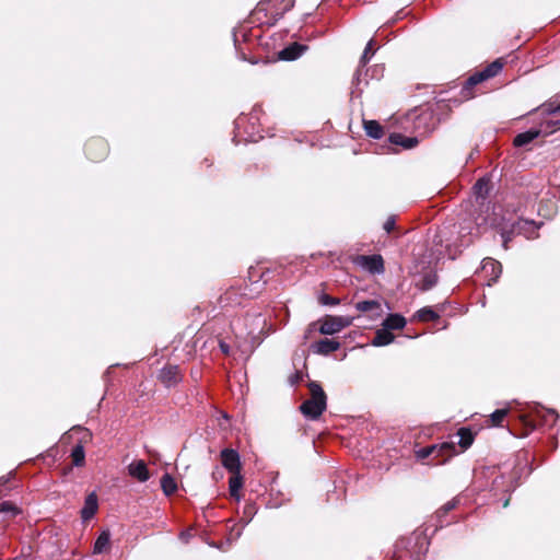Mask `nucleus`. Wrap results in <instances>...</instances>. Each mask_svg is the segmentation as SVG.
Here are the masks:
<instances>
[{
  "label": "nucleus",
  "mask_w": 560,
  "mask_h": 560,
  "mask_svg": "<svg viewBox=\"0 0 560 560\" xmlns=\"http://www.w3.org/2000/svg\"><path fill=\"white\" fill-rule=\"evenodd\" d=\"M340 348V343L332 339H322L316 343L312 345L313 352L327 355Z\"/></svg>",
  "instance_id": "nucleus-12"
},
{
  "label": "nucleus",
  "mask_w": 560,
  "mask_h": 560,
  "mask_svg": "<svg viewBox=\"0 0 560 560\" xmlns=\"http://www.w3.org/2000/svg\"><path fill=\"white\" fill-rule=\"evenodd\" d=\"M416 317L421 322H430L435 320L439 315L431 307H423L417 312Z\"/></svg>",
  "instance_id": "nucleus-28"
},
{
  "label": "nucleus",
  "mask_w": 560,
  "mask_h": 560,
  "mask_svg": "<svg viewBox=\"0 0 560 560\" xmlns=\"http://www.w3.org/2000/svg\"><path fill=\"white\" fill-rule=\"evenodd\" d=\"M110 534L107 530L101 533L94 544V553H102L109 547Z\"/></svg>",
  "instance_id": "nucleus-25"
},
{
  "label": "nucleus",
  "mask_w": 560,
  "mask_h": 560,
  "mask_svg": "<svg viewBox=\"0 0 560 560\" xmlns=\"http://www.w3.org/2000/svg\"><path fill=\"white\" fill-rule=\"evenodd\" d=\"M352 262L362 268L363 270L369 271L373 275H381L384 272V259L381 255H357L352 258Z\"/></svg>",
  "instance_id": "nucleus-6"
},
{
  "label": "nucleus",
  "mask_w": 560,
  "mask_h": 560,
  "mask_svg": "<svg viewBox=\"0 0 560 560\" xmlns=\"http://www.w3.org/2000/svg\"><path fill=\"white\" fill-rule=\"evenodd\" d=\"M538 226L533 221L528 220H517L513 222L510 226V229H506L505 226L501 229V236L503 241V246L506 249L508 243L511 241L512 235H524L526 238H533L536 236V230Z\"/></svg>",
  "instance_id": "nucleus-3"
},
{
  "label": "nucleus",
  "mask_w": 560,
  "mask_h": 560,
  "mask_svg": "<svg viewBox=\"0 0 560 560\" xmlns=\"http://www.w3.org/2000/svg\"><path fill=\"white\" fill-rule=\"evenodd\" d=\"M394 335L383 326V328L378 329L375 332V337L372 340V345L375 347H383L392 343L394 341Z\"/></svg>",
  "instance_id": "nucleus-17"
},
{
  "label": "nucleus",
  "mask_w": 560,
  "mask_h": 560,
  "mask_svg": "<svg viewBox=\"0 0 560 560\" xmlns=\"http://www.w3.org/2000/svg\"><path fill=\"white\" fill-rule=\"evenodd\" d=\"M306 47L298 43L291 44L279 52V58L282 60H294L302 56Z\"/></svg>",
  "instance_id": "nucleus-16"
},
{
  "label": "nucleus",
  "mask_w": 560,
  "mask_h": 560,
  "mask_svg": "<svg viewBox=\"0 0 560 560\" xmlns=\"http://www.w3.org/2000/svg\"><path fill=\"white\" fill-rule=\"evenodd\" d=\"M98 508L97 497L94 492L90 493L84 501V506L81 510V517L88 521L94 516Z\"/></svg>",
  "instance_id": "nucleus-14"
},
{
  "label": "nucleus",
  "mask_w": 560,
  "mask_h": 560,
  "mask_svg": "<svg viewBox=\"0 0 560 560\" xmlns=\"http://www.w3.org/2000/svg\"><path fill=\"white\" fill-rule=\"evenodd\" d=\"M355 308L362 313H371L370 317L372 319L380 317L383 313L381 303L375 300L358 302Z\"/></svg>",
  "instance_id": "nucleus-11"
},
{
  "label": "nucleus",
  "mask_w": 560,
  "mask_h": 560,
  "mask_svg": "<svg viewBox=\"0 0 560 560\" xmlns=\"http://www.w3.org/2000/svg\"><path fill=\"white\" fill-rule=\"evenodd\" d=\"M127 468L129 476L137 479L139 482H145L150 478L147 464L142 459L131 462Z\"/></svg>",
  "instance_id": "nucleus-9"
},
{
  "label": "nucleus",
  "mask_w": 560,
  "mask_h": 560,
  "mask_svg": "<svg viewBox=\"0 0 560 560\" xmlns=\"http://www.w3.org/2000/svg\"><path fill=\"white\" fill-rule=\"evenodd\" d=\"M549 413H550L551 416H555L556 418L558 417V415L556 413V411H555V410H549Z\"/></svg>",
  "instance_id": "nucleus-39"
},
{
  "label": "nucleus",
  "mask_w": 560,
  "mask_h": 560,
  "mask_svg": "<svg viewBox=\"0 0 560 560\" xmlns=\"http://www.w3.org/2000/svg\"><path fill=\"white\" fill-rule=\"evenodd\" d=\"M389 140L393 144L401 145L405 149H412L418 144L416 137H406L401 133L390 135Z\"/></svg>",
  "instance_id": "nucleus-19"
},
{
  "label": "nucleus",
  "mask_w": 560,
  "mask_h": 560,
  "mask_svg": "<svg viewBox=\"0 0 560 560\" xmlns=\"http://www.w3.org/2000/svg\"><path fill=\"white\" fill-rule=\"evenodd\" d=\"M481 269L486 276H491L489 285H491V282H495L502 272L501 264L492 258L483 259Z\"/></svg>",
  "instance_id": "nucleus-10"
},
{
  "label": "nucleus",
  "mask_w": 560,
  "mask_h": 560,
  "mask_svg": "<svg viewBox=\"0 0 560 560\" xmlns=\"http://www.w3.org/2000/svg\"><path fill=\"white\" fill-rule=\"evenodd\" d=\"M502 67H503V63H502L501 59H498V60L493 61L492 63H490L489 66H487L483 70L469 77L468 80L466 81V85L463 90L464 95L467 97L470 96L469 93H465L468 89L477 85L478 83H480L485 80L493 78L501 71Z\"/></svg>",
  "instance_id": "nucleus-5"
},
{
  "label": "nucleus",
  "mask_w": 560,
  "mask_h": 560,
  "mask_svg": "<svg viewBox=\"0 0 560 560\" xmlns=\"http://www.w3.org/2000/svg\"><path fill=\"white\" fill-rule=\"evenodd\" d=\"M308 388L311 397L300 406V410L305 417L315 420L325 411L327 397L322 386L316 382H311Z\"/></svg>",
  "instance_id": "nucleus-1"
},
{
  "label": "nucleus",
  "mask_w": 560,
  "mask_h": 560,
  "mask_svg": "<svg viewBox=\"0 0 560 560\" xmlns=\"http://www.w3.org/2000/svg\"><path fill=\"white\" fill-rule=\"evenodd\" d=\"M458 435L460 438L458 444L463 450L468 448L472 444L474 438L469 430L462 428L458 431Z\"/></svg>",
  "instance_id": "nucleus-26"
},
{
  "label": "nucleus",
  "mask_w": 560,
  "mask_h": 560,
  "mask_svg": "<svg viewBox=\"0 0 560 560\" xmlns=\"http://www.w3.org/2000/svg\"><path fill=\"white\" fill-rule=\"evenodd\" d=\"M318 301L322 305H338L339 304V300L336 299V298H331L329 296L328 294H322L319 298H318Z\"/></svg>",
  "instance_id": "nucleus-32"
},
{
  "label": "nucleus",
  "mask_w": 560,
  "mask_h": 560,
  "mask_svg": "<svg viewBox=\"0 0 560 560\" xmlns=\"http://www.w3.org/2000/svg\"><path fill=\"white\" fill-rule=\"evenodd\" d=\"M383 326L388 330L402 329L406 326V319L399 314H389L383 322Z\"/></svg>",
  "instance_id": "nucleus-20"
},
{
  "label": "nucleus",
  "mask_w": 560,
  "mask_h": 560,
  "mask_svg": "<svg viewBox=\"0 0 560 560\" xmlns=\"http://www.w3.org/2000/svg\"><path fill=\"white\" fill-rule=\"evenodd\" d=\"M549 124L555 126V127H557V128H560V120L550 121Z\"/></svg>",
  "instance_id": "nucleus-38"
},
{
  "label": "nucleus",
  "mask_w": 560,
  "mask_h": 560,
  "mask_svg": "<svg viewBox=\"0 0 560 560\" xmlns=\"http://www.w3.org/2000/svg\"><path fill=\"white\" fill-rule=\"evenodd\" d=\"M21 513V510L12 502L4 501L0 504V516L2 520H10Z\"/></svg>",
  "instance_id": "nucleus-21"
},
{
  "label": "nucleus",
  "mask_w": 560,
  "mask_h": 560,
  "mask_svg": "<svg viewBox=\"0 0 560 560\" xmlns=\"http://www.w3.org/2000/svg\"><path fill=\"white\" fill-rule=\"evenodd\" d=\"M293 5L294 0H265L256 5L254 14L259 15L264 13L266 16L270 15L273 21H277L282 18L285 12L290 11Z\"/></svg>",
  "instance_id": "nucleus-2"
},
{
  "label": "nucleus",
  "mask_w": 560,
  "mask_h": 560,
  "mask_svg": "<svg viewBox=\"0 0 560 560\" xmlns=\"http://www.w3.org/2000/svg\"><path fill=\"white\" fill-rule=\"evenodd\" d=\"M546 110H547L548 114L560 113V105L557 106V107H548Z\"/></svg>",
  "instance_id": "nucleus-37"
},
{
  "label": "nucleus",
  "mask_w": 560,
  "mask_h": 560,
  "mask_svg": "<svg viewBox=\"0 0 560 560\" xmlns=\"http://www.w3.org/2000/svg\"><path fill=\"white\" fill-rule=\"evenodd\" d=\"M394 226H395V220H394V218H388V219L386 220V222L384 223V230H385L386 232H388V233H389L390 231H393Z\"/></svg>",
  "instance_id": "nucleus-35"
},
{
  "label": "nucleus",
  "mask_w": 560,
  "mask_h": 560,
  "mask_svg": "<svg viewBox=\"0 0 560 560\" xmlns=\"http://www.w3.org/2000/svg\"><path fill=\"white\" fill-rule=\"evenodd\" d=\"M160 380L167 387L176 384L179 381L178 368L175 365H168L161 370Z\"/></svg>",
  "instance_id": "nucleus-15"
},
{
  "label": "nucleus",
  "mask_w": 560,
  "mask_h": 560,
  "mask_svg": "<svg viewBox=\"0 0 560 560\" xmlns=\"http://www.w3.org/2000/svg\"><path fill=\"white\" fill-rule=\"evenodd\" d=\"M352 318L348 316L326 315L320 320L319 332L323 335H334L352 324Z\"/></svg>",
  "instance_id": "nucleus-7"
},
{
  "label": "nucleus",
  "mask_w": 560,
  "mask_h": 560,
  "mask_svg": "<svg viewBox=\"0 0 560 560\" xmlns=\"http://www.w3.org/2000/svg\"><path fill=\"white\" fill-rule=\"evenodd\" d=\"M161 488L165 495H172L177 490V483L171 475L165 474L161 478Z\"/></svg>",
  "instance_id": "nucleus-24"
},
{
  "label": "nucleus",
  "mask_w": 560,
  "mask_h": 560,
  "mask_svg": "<svg viewBox=\"0 0 560 560\" xmlns=\"http://www.w3.org/2000/svg\"><path fill=\"white\" fill-rule=\"evenodd\" d=\"M243 486V478L240 472H234L229 480L230 493L236 500H240V489Z\"/></svg>",
  "instance_id": "nucleus-22"
},
{
  "label": "nucleus",
  "mask_w": 560,
  "mask_h": 560,
  "mask_svg": "<svg viewBox=\"0 0 560 560\" xmlns=\"http://www.w3.org/2000/svg\"><path fill=\"white\" fill-rule=\"evenodd\" d=\"M71 457L73 465L82 466L84 464L85 452L81 444H78L77 446L73 447Z\"/></svg>",
  "instance_id": "nucleus-27"
},
{
  "label": "nucleus",
  "mask_w": 560,
  "mask_h": 560,
  "mask_svg": "<svg viewBox=\"0 0 560 560\" xmlns=\"http://www.w3.org/2000/svg\"><path fill=\"white\" fill-rule=\"evenodd\" d=\"M456 504H457V501L455 499L452 501H448L447 503H445L443 505V508L440 510V512L443 514H446L451 510L455 509Z\"/></svg>",
  "instance_id": "nucleus-34"
},
{
  "label": "nucleus",
  "mask_w": 560,
  "mask_h": 560,
  "mask_svg": "<svg viewBox=\"0 0 560 560\" xmlns=\"http://www.w3.org/2000/svg\"><path fill=\"white\" fill-rule=\"evenodd\" d=\"M364 129L366 131V135L374 139L382 138L384 133L382 126L375 120H365Z\"/></svg>",
  "instance_id": "nucleus-23"
},
{
  "label": "nucleus",
  "mask_w": 560,
  "mask_h": 560,
  "mask_svg": "<svg viewBox=\"0 0 560 560\" xmlns=\"http://www.w3.org/2000/svg\"><path fill=\"white\" fill-rule=\"evenodd\" d=\"M456 453V443L455 442H444L439 445H432L429 447L421 448L417 452L418 458L424 459L431 455L435 457L443 456L442 460H438L433 463V465L444 464L447 458L453 456Z\"/></svg>",
  "instance_id": "nucleus-4"
},
{
  "label": "nucleus",
  "mask_w": 560,
  "mask_h": 560,
  "mask_svg": "<svg viewBox=\"0 0 560 560\" xmlns=\"http://www.w3.org/2000/svg\"><path fill=\"white\" fill-rule=\"evenodd\" d=\"M540 133H541V131L538 129L527 130L525 132L518 133L514 138L513 143L515 147H524V145L530 143L532 141H534L536 138H538L540 136Z\"/></svg>",
  "instance_id": "nucleus-18"
},
{
  "label": "nucleus",
  "mask_w": 560,
  "mask_h": 560,
  "mask_svg": "<svg viewBox=\"0 0 560 560\" xmlns=\"http://www.w3.org/2000/svg\"><path fill=\"white\" fill-rule=\"evenodd\" d=\"M86 152L91 160H98L106 155L107 147L103 140H93L88 143Z\"/></svg>",
  "instance_id": "nucleus-13"
},
{
  "label": "nucleus",
  "mask_w": 560,
  "mask_h": 560,
  "mask_svg": "<svg viewBox=\"0 0 560 560\" xmlns=\"http://www.w3.org/2000/svg\"><path fill=\"white\" fill-rule=\"evenodd\" d=\"M374 46V39H371L363 51V55L360 59V66L363 67L370 59L371 56L374 55L375 50L373 48Z\"/></svg>",
  "instance_id": "nucleus-31"
},
{
  "label": "nucleus",
  "mask_w": 560,
  "mask_h": 560,
  "mask_svg": "<svg viewBox=\"0 0 560 560\" xmlns=\"http://www.w3.org/2000/svg\"><path fill=\"white\" fill-rule=\"evenodd\" d=\"M477 198H485L489 190V182L485 178H480L474 186Z\"/></svg>",
  "instance_id": "nucleus-29"
},
{
  "label": "nucleus",
  "mask_w": 560,
  "mask_h": 560,
  "mask_svg": "<svg viewBox=\"0 0 560 560\" xmlns=\"http://www.w3.org/2000/svg\"><path fill=\"white\" fill-rule=\"evenodd\" d=\"M220 348H221V350H222V352H223V353L229 354V352H230V347H229L225 342H222V341H221V342H220Z\"/></svg>",
  "instance_id": "nucleus-36"
},
{
  "label": "nucleus",
  "mask_w": 560,
  "mask_h": 560,
  "mask_svg": "<svg viewBox=\"0 0 560 560\" xmlns=\"http://www.w3.org/2000/svg\"><path fill=\"white\" fill-rule=\"evenodd\" d=\"M509 412V408L498 409L490 415V421L493 425H500Z\"/></svg>",
  "instance_id": "nucleus-30"
},
{
  "label": "nucleus",
  "mask_w": 560,
  "mask_h": 560,
  "mask_svg": "<svg viewBox=\"0 0 560 560\" xmlns=\"http://www.w3.org/2000/svg\"><path fill=\"white\" fill-rule=\"evenodd\" d=\"M221 462L224 468H226L230 472H240L241 470V462L240 455L235 450L224 448L221 452Z\"/></svg>",
  "instance_id": "nucleus-8"
},
{
  "label": "nucleus",
  "mask_w": 560,
  "mask_h": 560,
  "mask_svg": "<svg viewBox=\"0 0 560 560\" xmlns=\"http://www.w3.org/2000/svg\"><path fill=\"white\" fill-rule=\"evenodd\" d=\"M436 283V277L433 275H428L423 279V284L421 287L422 290H429Z\"/></svg>",
  "instance_id": "nucleus-33"
}]
</instances>
